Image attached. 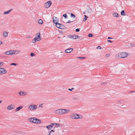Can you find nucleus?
<instances>
[{
  "label": "nucleus",
  "instance_id": "a211bd4d",
  "mask_svg": "<svg viewBox=\"0 0 135 135\" xmlns=\"http://www.w3.org/2000/svg\"><path fill=\"white\" fill-rule=\"evenodd\" d=\"M23 107V106H20L17 108H16V112L20 110Z\"/></svg>",
  "mask_w": 135,
  "mask_h": 135
},
{
  "label": "nucleus",
  "instance_id": "9b49d317",
  "mask_svg": "<svg viewBox=\"0 0 135 135\" xmlns=\"http://www.w3.org/2000/svg\"><path fill=\"white\" fill-rule=\"evenodd\" d=\"M5 55H13L12 51V50H10L7 51L5 52L4 53Z\"/></svg>",
  "mask_w": 135,
  "mask_h": 135
},
{
  "label": "nucleus",
  "instance_id": "b1692460",
  "mask_svg": "<svg viewBox=\"0 0 135 135\" xmlns=\"http://www.w3.org/2000/svg\"><path fill=\"white\" fill-rule=\"evenodd\" d=\"M12 9H10L9 10L5 12H4V14L5 15L9 14L11 11Z\"/></svg>",
  "mask_w": 135,
  "mask_h": 135
},
{
  "label": "nucleus",
  "instance_id": "5701e85b",
  "mask_svg": "<svg viewBox=\"0 0 135 135\" xmlns=\"http://www.w3.org/2000/svg\"><path fill=\"white\" fill-rule=\"evenodd\" d=\"M33 118H30L28 119V120L31 122L34 123V121L33 120Z\"/></svg>",
  "mask_w": 135,
  "mask_h": 135
},
{
  "label": "nucleus",
  "instance_id": "2eb2a0df",
  "mask_svg": "<svg viewBox=\"0 0 135 135\" xmlns=\"http://www.w3.org/2000/svg\"><path fill=\"white\" fill-rule=\"evenodd\" d=\"M13 55L14 54H17L20 52V51L19 50H12Z\"/></svg>",
  "mask_w": 135,
  "mask_h": 135
},
{
  "label": "nucleus",
  "instance_id": "7ed1b4c3",
  "mask_svg": "<svg viewBox=\"0 0 135 135\" xmlns=\"http://www.w3.org/2000/svg\"><path fill=\"white\" fill-rule=\"evenodd\" d=\"M37 108V107L36 105H30L28 107V109L30 110H33L36 109Z\"/></svg>",
  "mask_w": 135,
  "mask_h": 135
},
{
  "label": "nucleus",
  "instance_id": "f704fd0d",
  "mask_svg": "<svg viewBox=\"0 0 135 135\" xmlns=\"http://www.w3.org/2000/svg\"><path fill=\"white\" fill-rule=\"evenodd\" d=\"M3 64V62H1L0 63V67H2Z\"/></svg>",
  "mask_w": 135,
  "mask_h": 135
},
{
  "label": "nucleus",
  "instance_id": "0eeeda50",
  "mask_svg": "<svg viewBox=\"0 0 135 135\" xmlns=\"http://www.w3.org/2000/svg\"><path fill=\"white\" fill-rule=\"evenodd\" d=\"M7 71L4 68H0V74H3L6 73Z\"/></svg>",
  "mask_w": 135,
  "mask_h": 135
},
{
  "label": "nucleus",
  "instance_id": "9d476101",
  "mask_svg": "<svg viewBox=\"0 0 135 135\" xmlns=\"http://www.w3.org/2000/svg\"><path fill=\"white\" fill-rule=\"evenodd\" d=\"M15 108V106L13 104H11L8 105L7 107V109L9 110H12Z\"/></svg>",
  "mask_w": 135,
  "mask_h": 135
},
{
  "label": "nucleus",
  "instance_id": "aec40b11",
  "mask_svg": "<svg viewBox=\"0 0 135 135\" xmlns=\"http://www.w3.org/2000/svg\"><path fill=\"white\" fill-rule=\"evenodd\" d=\"M112 15L114 17H119L118 14L115 13H113Z\"/></svg>",
  "mask_w": 135,
  "mask_h": 135
},
{
  "label": "nucleus",
  "instance_id": "49530a36",
  "mask_svg": "<svg viewBox=\"0 0 135 135\" xmlns=\"http://www.w3.org/2000/svg\"><path fill=\"white\" fill-rule=\"evenodd\" d=\"M131 46L132 47H134L135 46V45L133 44H131Z\"/></svg>",
  "mask_w": 135,
  "mask_h": 135
},
{
  "label": "nucleus",
  "instance_id": "4c0bfd02",
  "mask_svg": "<svg viewBox=\"0 0 135 135\" xmlns=\"http://www.w3.org/2000/svg\"><path fill=\"white\" fill-rule=\"evenodd\" d=\"M88 36L89 37H91L93 36V35L92 34L90 33L88 34Z\"/></svg>",
  "mask_w": 135,
  "mask_h": 135
},
{
  "label": "nucleus",
  "instance_id": "a878e982",
  "mask_svg": "<svg viewBox=\"0 0 135 135\" xmlns=\"http://www.w3.org/2000/svg\"><path fill=\"white\" fill-rule=\"evenodd\" d=\"M60 24H61L57 23H56L55 25L57 28H59Z\"/></svg>",
  "mask_w": 135,
  "mask_h": 135
},
{
  "label": "nucleus",
  "instance_id": "6e6d98bb",
  "mask_svg": "<svg viewBox=\"0 0 135 135\" xmlns=\"http://www.w3.org/2000/svg\"><path fill=\"white\" fill-rule=\"evenodd\" d=\"M118 103H120V101H118Z\"/></svg>",
  "mask_w": 135,
  "mask_h": 135
},
{
  "label": "nucleus",
  "instance_id": "412c9836",
  "mask_svg": "<svg viewBox=\"0 0 135 135\" xmlns=\"http://www.w3.org/2000/svg\"><path fill=\"white\" fill-rule=\"evenodd\" d=\"M59 28L60 29H64L65 28V27L63 25L61 24Z\"/></svg>",
  "mask_w": 135,
  "mask_h": 135
},
{
  "label": "nucleus",
  "instance_id": "e433bc0d",
  "mask_svg": "<svg viewBox=\"0 0 135 135\" xmlns=\"http://www.w3.org/2000/svg\"><path fill=\"white\" fill-rule=\"evenodd\" d=\"M35 40V38H34V39H33V40H32V42L33 43H35L37 41V40Z\"/></svg>",
  "mask_w": 135,
  "mask_h": 135
},
{
  "label": "nucleus",
  "instance_id": "58836bf2",
  "mask_svg": "<svg viewBox=\"0 0 135 135\" xmlns=\"http://www.w3.org/2000/svg\"><path fill=\"white\" fill-rule=\"evenodd\" d=\"M53 21L54 23H55V24H56V23H57V22L56 20L54 19V18H53Z\"/></svg>",
  "mask_w": 135,
  "mask_h": 135
},
{
  "label": "nucleus",
  "instance_id": "13d9d810",
  "mask_svg": "<svg viewBox=\"0 0 135 135\" xmlns=\"http://www.w3.org/2000/svg\"><path fill=\"white\" fill-rule=\"evenodd\" d=\"M55 18L56 19V18H57L56 17H55Z\"/></svg>",
  "mask_w": 135,
  "mask_h": 135
},
{
  "label": "nucleus",
  "instance_id": "3c124183",
  "mask_svg": "<svg viewBox=\"0 0 135 135\" xmlns=\"http://www.w3.org/2000/svg\"><path fill=\"white\" fill-rule=\"evenodd\" d=\"M112 38L110 37H108V39H112Z\"/></svg>",
  "mask_w": 135,
  "mask_h": 135
},
{
  "label": "nucleus",
  "instance_id": "de8ad7c7",
  "mask_svg": "<svg viewBox=\"0 0 135 135\" xmlns=\"http://www.w3.org/2000/svg\"><path fill=\"white\" fill-rule=\"evenodd\" d=\"M73 21H70V20H69L67 22V23H71V22H72Z\"/></svg>",
  "mask_w": 135,
  "mask_h": 135
},
{
  "label": "nucleus",
  "instance_id": "4be33fe9",
  "mask_svg": "<svg viewBox=\"0 0 135 135\" xmlns=\"http://www.w3.org/2000/svg\"><path fill=\"white\" fill-rule=\"evenodd\" d=\"M84 18L83 20V22H85L86 20H87V18L88 17L85 15H84Z\"/></svg>",
  "mask_w": 135,
  "mask_h": 135
},
{
  "label": "nucleus",
  "instance_id": "c85d7f7f",
  "mask_svg": "<svg viewBox=\"0 0 135 135\" xmlns=\"http://www.w3.org/2000/svg\"><path fill=\"white\" fill-rule=\"evenodd\" d=\"M110 56V55L109 54H106V55L105 56V57L106 58Z\"/></svg>",
  "mask_w": 135,
  "mask_h": 135
},
{
  "label": "nucleus",
  "instance_id": "603ef678",
  "mask_svg": "<svg viewBox=\"0 0 135 135\" xmlns=\"http://www.w3.org/2000/svg\"><path fill=\"white\" fill-rule=\"evenodd\" d=\"M51 133V132H50L49 133L48 135H50Z\"/></svg>",
  "mask_w": 135,
  "mask_h": 135
},
{
  "label": "nucleus",
  "instance_id": "6ab92c4d",
  "mask_svg": "<svg viewBox=\"0 0 135 135\" xmlns=\"http://www.w3.org/2000/svg\"><path fill=\"white\" fill-rule=\"evenodd\" d=\"M8 33L4 31L3 33V36L4 37H6L8 36Z\"/></svg>",
  "mask_w": 135,
  "mask_h": 135
},
{
  "label": "nucleus",
  "instance_id": "5fc2aeb1",
  "mask_svg": "<svg viewBox=\"0 0 135 135\" xmlns=\"http://www.w3.org/2000/svg\"><path fill=\"white\" fill-rule=\"evenodd\" d=\"M2 102V101H0V104Z\"/></svg>",
  "mask_w": 135,
  "mask_h": 135
},
{
  "label": "nucleus",
  "instance_id": "c9c22d12",
  "mask_svg": "<svg viewBox=\"0 0 135 135\" xmlns=\"http://www.w3.org/2000/svg\"><path fill=\"white\" fill-rule=\"evenodd\" d=\"M17 65V64L15 63H12L11 64V65L16 66Z\"/></svg>",
  "mask_w": 135,
  "mask_h": 135
},
{
  "label": "nucleus",
  "instance_id": "bf43d9fd",
  "mask_svg": "<svg viewBox=\"0 0 135 135\" xmlns=\"http://www.w3.org/2000/svg\"><path fill=\"white\" fill-rule=\"evenodd\" d=\"M131 92L132 93L133 92V91H131Z\"/></svg>",
  "mask_w": 135,
  "mask_h": 135
},
{
  "label": "nucleus",
  "instance_id": "f03ea898",
  "mask_svg": "<svg viewBox=\"0 0 135 135\" xmlns=\"http://www.w3.org/2000/svg\"><path fill=\"white\" fill-rule=\"evenodd\" d=\"M70 118L73 119H82L83 116L80 115L76 113H73L70 115Z\"/></svg>",
  "mask_w": 135,
  "mask_h": 135
},
{
  "label": "nucleus",
  "instance_id": "473e14b6",
  "mask_svg": "<svg viewBox=\"0 0 135 135\" xmlns=\"http://www.w3.org/2000/svg\"><path fill=\"white\" fill-rule=\"evenodd\" d=\"M71 17H73L74 18L75 17V15L72 13H71Z\"/></svg>",
  "mask_w": 135,
  "mask_h": 135
},
{
  "label": "nucleus",
  "instance_id": "09e8293b",
  "mask_svg": "<svg viewBox=\"0 0 135 135\" xmlns=\"http://www.w3.org/2000/svg\"><path fill=\"white\" fill-rule=\"evenodd\" d=\"M50 132H54V131L53 130H51Z\"/></svg>",
  "mask_w": 135,
  "mask_h": 135
},
{
  "label": "nucleus",
  "instance_id": "cd10ccee",
  "mask_svg": "<svg viewBox=\"0 0 135 135\" xmlns=\"http://www.w3.org/2000/svg\"><path fill=\"white\" fill-rule=\"evenodd\" d=\"M120 107L123 108H126L127 107L126 105H121Z\"/></svg>",
  "mask_w": 135,
  "mask_h": 135
},
{
  "label": "nucleus",
  "instance_id": "393cba45",
  "mask_svg": "<svg viewBox=\"0 0 135 135\" xmlns=\"http://www.w3.org/2000/svg\"><path fill=\"white\" fill-rule=\"evenodd\" d=\"M38 22L40 24H42L43 23V21L41 19H39L38 21Z\"/></svg>",
  "mask_w": 135,
  "mask_h": 135
},
{
  "label": "nucleus",
  "instance_id": "ddd939ff",
  "mask_svg": "<svg viewBox=\"0 0 135 135\" xmlns=\"http://www.w3.org/2000/svg\"><path fill=\"white\" fill-rule=\"evenodd\" d=\"M73 48L68 49L65 50V51L66 53H70L73 51Z\"/></svg>",
  "mask_w": 135,
  "mask_h": 135
},
{
  "label": "nucleus",
  "instance_id": "a19ab883",
  "mask_svg": "<svg viewBox=\"0 0 135 135\" xmlns=\"http://www.w3.org/2000/svg\"><path fill=\"white\" fill-rule=\"evenodd\" d=\"M75 31L76 32H78L80 31V30L79 28H77L76 29Z\"/></svg>",
  "mask_w": 135,
  "mask_h": 135
},
{
  "label": "nucleus",
  "instance_id": "2f4dec72",
  "mask_svg": "<svg viewBox=\"0 0 135 135\" xmlns=\"http://www.w3.org/2000/svg\"><path fill=\"white\" fill-rule=\"evenodd\" d=\"M30 55L32 57L33 56H35V54L34 53H31Z\"/></svg>",
  "mask_w": 135,
  "mask_h": 135
},
{
  "label": "nucleus",
  "instance_id": "4468645a",
  "mask_svg": "<svg viewBox=\"0 0 135 135\" xmlns=\"http://www.w3.org/2000/svg\"><path fill=\"white\" fill-rule=\"evenodd\" d=\"M55 112L57 114L61 115V109H58L56 110Z\"/></svg>",
  "mask_w": 135,
  "mask_h": 135
},
{
  "label": "nucleus",
  "instance_id": "1a4fd4ad",
  "mask_svg": "<svg viewBox=\"0 0 135 135\" xmlns=\"http://www.w3.org/2000/svg\"><path fill=\"white\" fill-rule=\"evenodd\" d=\"M61 110V115L66 113L70 111V110L69 109H62Z\"/></svg>",
  "mask_w": 135,
  "mask_h": 135
},
{
  "label": "nucleus",
  "instance_id": "8fccbe9b",
  "mask_svg": "<svg viewBox=\"0 0 135 135\" xmlns=\"http://www.w3.org/2000/svg\"><path fill=\"white\" fill-rule=\"evenodd\" d=\"M2 44V42L0 41V45Z\"/></svg>",
  "mask_w": 135,
  "mask_h": 135
},
{
  "label": "nucleus",
  "instance_id": "dca6fc26",
  "mask_svg": "<svg viewBox=\"0 0 135 135\" xmlns=\"http://www.w3.org/2000/svg\"><path fill=\"white\" fill-rule=\"evenodd\" d=\"M91 10L89 7L88 8L86 9V12L88 14L90 13L91 12Z\"/></svg>",
  "mask_w": 135,
  "mask_h": 135
},
{
  "label": "nucleus",
  "instance_id": "c03bdc74",
  "mask_svg": "<svg viewBox=\"0 0 135 135\" xmlns=\"http://www.w3.org/2000/svg\"><path fill=\"white\" fill-rule=\"evenodd\" d=\"M74 89V88H72L71 89H69L68 90L70 91H71L72 90H73Z\"/></svg>",
  "mask_w": 135,
  "mask_h": 135
},
{
  "label": "nucleus",
  "instance_id": "6e6552de",
  "mask_svg": "<svg viewBox=\"0 0 135 135\" xmlns=\"http://www.w3.org/2000/svg\"><path fill=\"white\" fill-rule=\"evenodd\" d=\"M33 120L34 121V123L39 124L41 123V120H40L35 117L33 118Z\"/></svg>",
  "mask_w": 135,
  "mask_h": 135
},
{
  "label": "nucleus",
  "instance_id": "37998d69",
  "mask_svg": "<svg viewBox=\"0 0 135 135\" xmlns=\"http://www.w3.org/2000/svg\"><path fill=\"white\" fill-rule=\"evenodd\" d=\"M107 41L108 42H110V43H112V41H111L109 40H107Z\"/></svg>",
  "mask_w": 135,
  "mask_h": 135
},
{
  "label": "nucleus",
  "instance_id": "f257e3e1",
  "mask_svg": "<svg viewBox=\"0 0 135 135\" xmlns=\"http://www.w3.org/2000/svg\"><path fill=\"white\" fill-rule=\"evenodd\" d=\"M128 54L126 52H122L117 54L115 55V57L118 59L119 58H124L126 57Z\"/></svg>",
  "mask_w": 135,
  "mask_h": 135
},
{
  "label": "nucleus",
  "instance_id": "864d4df0",
  "mask_svg": "<svg viewBox=\"0 0 135 135\" xmlns=\"http://www.w3.org/2000/svg\"><path fill=\"white\" fill-rule=\"evenodd\" d=\"M74 99L76 100H77L78 99V98H74Z\"/></svg>",
  "mask_w": 135,
  "mask_h": 135
},
{
  "label": "nucleus",
  "instance_id": "a18cd8bd",
  "mask_svg": "<svg viewBox=\"0 0 135 135\" xmlns=\"http://www.w3.org/2000/svg\"><path fill=\"white\" fill-rule=\"evenodd\" d=\"M60 126V124L57 123H56V126L57 127H59Z\"/></svg>",
  "mask_w": 135,
  "mask_h": 135
},
{
  "label": "nucleus",
  "instance_id": "ea45409f",
  "mask_svg": "<svg viewBox=\"0 0 135 135\" xmlns=\"http://www.w3.org/2000/svg\"><path fill=\"white\" fill-rule=\"evenodd\" d=\"M97 49H101V47L100 46H98L97 47Z\"/></svg>",
  "mask_w": 135,
  "mask_h": 135
},
{
  "label": "nucleus",
  "instance_id": "20e7f679",
  "mask_svg": "<svg viewBox=\"0 0 135 135\" xmlns=\"http://www.w3.org/2000/svg\"><path fill=\"white\" fill-rule=\"evenodd\" d=\"M52 4L51 1H49L46 2L44 5V7L46 8L50 7Z\"/></svg>",
  "mask_w": 135,
  "mask_h": 135
},
{
  "label": "nucleus",
  "instance_id": "72a5a7b5",
  "mask_svg": "<svg viewBox=\"0 0 135 135\" xmlns=\"http://www.w3.org/2000/svg\"><path fill=\"white\" fill-rule=\"evenodd\" d=\"M63 16L65 18H67V15L66 14H64Z\"/></svg>",
  "mask_w": 135,
  "mask_h": 135
},
{
  "label": "nucleus",
  "instance_id": "423d86ee",
  "mask_svg": "<svg viewBox=\"0 0 135 135\" xmlns=\"http://www.w3.org/2000/svg\"><path fill=\"white\" fill-rule=\"evenodd\" d=\"M40 33H39L37 34L36 37L35 38V40H37V41H40V40L41 38L40 37Z\"/></svg>",
  "mask_w": 135,
  "mask_h": 135
},
{
  "label": "nucleus",
  "instance_id": "bb28decb",
  "mask_svg": "<svg viewBox=\"0 0 135 135\" xmlns=\"http://www.w3.org/2000/svg\"><path fill=\"white\" fill-rule=\"evenodd\" d=\"M121 14L122 15L125 16L126 14L125 13V11L124 10H123L121 12Z\"/></svg>",
  "mask_w": 135,
  "mask_h": 135
},
{
  "label": "nucleus",
  "instance_id": "4d7b16f0",
  "mask_svg": "<svg viewBox=\"0 0 135 135\" xmlns=\"http://www.w3.org/2000/svg\"><path fill=\"white\" fill-rule=\"evenodd\" d=\"M83 13H84V14H85V12H83Z\"/></svg>",
  "mask_w": 135,
  "mask_h": 135
},
{
  "label": "nucleus",
  "instance_id": "79ce46f5",
  "mask_svg": "<svg viewBox=\"0 0 135 135\" xmlns=\"http://www.w3.org/2000/svg\"><path fill=\"white\" fill-rule=\"evenodd\" d=\"M39 107L42 108L43 107L42 104H41L39 105Z\"/></svg>",
  "mask_w": 135,
  "mask_h": 135
},
{
  "label": "nucleus",
  "instance_id": "052dcab7",
  "mask_svg": "<svg viewBox=\"0 0 135 135\" xmlns=\"http://www.w3.org/2000/svg\"><path fill=\"white\" fill-rule=\"evenodd\" d=\"M58 38H60V37H58Z\"/></svg>",
  "mask_w": 135,
  "mask_h": 135
},
{
  "label": "nucleus",
  "instance_id": "c756f323",
  "mask_svg": "<svg viewBox=\"0 0 135 135\" xmlns=\"http://www.w3.org/2000/svg\"><path fill=\"white\" fill-rule=\"evenodd\" d=\"M51 124L52 127H53V126H56V123H51Z\"/></svg>",
  "mask_w": 135,
  "mask_h": 135
},
{
  "label": "nucleus",
  "instance_id": "7c9ffc66",
  "mask_svg": "<svg viewBox=\"0 0 135 135\" xmlns=\"http://www.w3.org/2000/svg\"><path fill=\"white\" fill-rule=\"evenodd\" d=\"M78 58H79L80 59L82 60V59H85V57H78Z\"/></svg>",
  "mask_w": 135,
  "mask_h": 135
},
{
  "label": "nucleus",
  "instance_id": "39448f33",
  "mask_svg": "<svg viewBox=\"0 0 135 135\" xmlns=\"http://www.w3.org/2000/svg\"><path fill=\"white\" fill-rule=\"evenodd\" d=\"M68 37L71 38L72 39H75L78 38L79 36L75 35H68Z\"/></svg>",
  "mask_w": 135,
  "mask_h": 135
},
{
  "label": "nucleus",
  "instance_id": "f8f14e48",
  "mask_svg": "<svg viewBox=\"0 0 135 135\" xmlns=\"http://www.w3.org/2000/svg\"><path fill=\"white\" fill-rule=\"evenodd\" d=\"M19 94L20 96H24L26 95L27 93L26 92L21 91L19 92Z\"/></svg>",
  "mask_w": 135,
  "mask_h": 135
},
{
  "label": "nucleus",
  "instance_id": "f3484780",
  "mask_svg": "<svg viewBox=\"0 0 135 135\" xmlns=\"http://www.w3.org/2000/svg\"><path fill=\"white\" fill-rule=\"evenodd\" d=\"M49 130H50L53 127L51 125V123L49 125L47 126L46 127Z\"/></svg>",
  "mask_w": 135,
  "mask_h": 135
}]
</instances>
